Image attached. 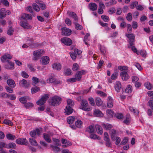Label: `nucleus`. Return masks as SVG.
Returning <instances> with one entry per match:
<instances>
[{"mask_svg": "<svg viewBox=\"0 0 153 153\" xmlns=\"http://www.w3.org/2000/svg\"><path fill=\"white\" fill-rule=\"evenodd\" d=\"M129 110H130V111L131 112H132L135 114H138L139 113V112L137 111V110L136 109H134L133 107H131V106L129 107Z\"/></svg>", "mask_w": 153, "mask_h": 153, "instance_id": "53", "label": "nucleus"}, {"mask_svg": "<svg viewBox=\"0 0 153 153\" xmlns=\"http://www.w3.org/2000/svg\"><path fill=\"white\" fill-rule=\"evenodd\" d=\"M52 68L54 70L60 71L62 68V66L61 64L58 62L54 63L52 65Z\"/></svg>", "mask_w": 153, "mask_h": 153, "instance_id": "14", "label": "nucleus"}, {"mask_svg": "<svg viewBox=\"0 0 153 153\" xmlns=\"http://www.w3.org/2000/svg\"><path fill=\"white\" fill-rule=\"evenodd\" d=\"M21 18L24 19H32V17L30 14L26 13L23 14Z\"/></svg>", "mask_w": 153, "mask_h": 153, "instance_id": "28", "label": "nucleus"}, {"mask_svg": "<svg viewBox=\"0 0 153 153\" xmlns=\"http://www.w3.org/2000/svg\"><path fill=\"white\" fill-rule=\"evenodd\" d=\"M120 76L123 81H126L129 78V76L127 73L125 71H123L121 72L120 74Z\"/></svg>", "mask_w": 153, "mask_h": 153, "instance_id": "11", "label": "nucleus"}, {"mask_svg": "<svg viewBox=\"0 0 153 153\" xmlns=\"http://www.w3.org/2000/svg\"><path fill=\"white\" fill-rule=\"evenodd\" d=\"M16 147V144L13 143H9L8 145H7V146L6 148L9 149H15Z\"/></svg>", "mask_w": 153, "mask_h": 153, "instance_id": "34", "label": "nucleus"}, {"mask_svg": "<svg viewBox=\"0 0 153 153\" xmlns=\"http://www.w3.org/2000/svg\"><path fill=\"white\" fill-rule=\"evenodd\" d=\"M41 63L42 65H46L49 63L50 59L48 56H44L41 58Z\"/></svg>", "mask_w": 153, "mask_h": 153, "instance_id": "12", "label": "nucleus"}, {"mask_svg": "<svg viewBox=\"0 0 153 153\" xmlns=\"http://www.w3.org/2000/svg\"><path fill=\"white\" fill-rule=\"evenodd\" d=\"M61 30L62 35H63L68 36L71 34V30L70 29L66 27H62V28Z\"/></svg>", "mask_w": 153, "mask_h": 153, "instance_id": "6", "label": "nucleus"}, {"mask_svg": "<svg viewBox=\"0 0 153 153\" xmlns=\"http://www.w3.org/2000/svg\"><path fill=\"white\" fill-rule=\"evenodd\" d=\"M102 125L104 129L107 130L110 129L112 127V126L111 125L108 123H102Z\"/></svg>", "mask_w": 153, "mask_h": 153, "instance_id": "25", "label": "nucleus"}, {"mask_svg": "<svg viewBox=\"0 0 153 153\" xmlns=\"http://www.w3.org/2000/svg\"><path fill=\"white\" fill-rule=\"evenodd\" d=\"M118 75V73L117 72H114L111 75V78L112 79H117Z\"/></svg>", "mask_w": 153, "mask_h": 153, "instance_id": "58", "label": "nucleus"}, {"mask_svg": "<svg viewBox=\"0 0 153 153\" xmlns=\"http://www.w3.org/2000/svg\"><path fill=\"white\" fill-rule=\"evenodd\" d=\"M29 141L31 145L35 146H37L38 144L37 142L35 139L30 138L29 139Z\"/></svg>", "mask_w": 153, "mask_h": 153, "instance_id": "33", "label": "nucleus"}, {"mask_svg": "<svg viewBox=\"0 0 153 153\" xmlns=\"http://www.w3.org/2000/svg\"><path fill=\"white\" fill-rule=\"evenodd\" d=\"M0 97L7 98H9L10 97V96L5 92H3L0 94Z\"/></svg>", "mask_w": 153, "mask_h": 153, "instance_id": "48", "label": "nucleus"}, {"mask_svg": "<svg viewBox=\"0 0 153 153\" xmlns=\"http://www.w3.org/2000/svg\"><path fill=\"white\" fill-rule=\"evenodd\" d=\"M50 146L52 148V150L55 153H57L60 151V148L58 147L53 146V145H51Z\"/></svg>", "mask_w": 153, "mask_h": 153, "instance_id": "29", "label": "nucleus"}, {"mask_svg": "<svg viewBox=\"0 0 153 153\" xmlns=\"http://www.w3.org/2000/svg\"><path fill=\"white\" fill-rule=\"evenodd\" d=\"M19 84L20 85L25 88L27 87L29 85V83H27V81L25 79H23L20 81Z\"/></svg>", "mask_w": 153, "mask_h": 153, "instance_id": "20", "label": "nucleus"}, {"mask_svg": "<svg viewBox=\"0 0 153 153\" xmlns=\"http://www.w3.org/2000/svg\"><path fill=\"white\" fill-rule=\"evenodd\" d=\"M55 81V78L53 77H51L47 79V82L48 83H53Z\"/></svg>", "mask_w": 153, "mask_h": 153, "instance_id": "64", "label": "nucleus"}, {"mask_svg": "<svg viewBox=\"0 0 153 153\" xmlns=\"http://www.w3.org/2000/svg\"><path fill=\"white\" fill-rule=\"evenodd\" d=\"M43 137L45 140L48 143H50L51 140L50 138L49 135L47 134H44Z\"/></svg>", "mask_w": 153, "mask_h": 153, "instance_id": "35", "label": "nucleus"}, {"mask_svg": "<svg viewBox=\"0 0 153 153\" xmlns=\"http://www.w3.org/2000/svg\"><path fill=\"white\" fill-rule=\"evenodd\" d=\"M7 84L11 88H14L16 86V84L13 80L11 79H8L7 81Z\"/></svg>", "mask_w": 153, "mask_h": 153, "instance_id": "23", "label": "nucleus"}, {"mask_svg": "<svg viewBox=\"0 0 153 153\" xmlns=\"http://www.w3.org/2000/svg\"><path fill=\"white\" fill-rule=\"evenodd\" d=\"M137 54L140 55L143 57H145L146 56V51L141 50L138 52H137Z\"/></svg>", "mask_w": 153, "mask_h": 153, "instance_id": "40", "label": "nucleus"}, {"mask_svg": "<svg viewBox=\"0 0 153 153\" xmlns=\"http://www.w3.org/2000/svg\"><path fill=\"white\" fill-rule=\"evenodd\" d=\"M7 138L9 140H13L16 139L15 136L11 134H8L6 135Z\"/></svg>", "mask_w": 153, "mask_h": 153, "instance_id": "37", "label": "nucleus"}, {"mask_svg": "<svg viewBox=\"0 0 153 153\" xmlns=\"http://www.w3.org/2000/svg\"><path fill=\"white\" fill-rule=\"evenodd\" d=\"M144 85L149 90H150L152 88V87L150 83L146 82L145 83Z\"/></svg>", "mask_w": 153, "mask_h": 153, "instance_id": "50", "label": "nucleus"}, {"mask_svg": "<svg viewBox=\"0 0 153 153\" xmlns=\"http://www.w3.org/2000/svg\"><path fill=\"white\" fill-rule=\"evenodd\" d=\"M117 1L115 0H110V1L106 4L107 6H109L110 5L115 4L116 3Z\"/></svg>", "mask_w": 153, "mask_h": 153, "instance_id": "43", "label": "nucleus"}, {"mask_svg": "<svg viewBox=\"0 0 153 153\" xmlns=\"http://www.w3.org/2000/svg\"><path fill=\"white\" fill-rule=\"evenodd\" d=\"M101 18L105 22H108L109 20V17L105 15L101 16Z\"/></svg>", "mask_w": 153, "mask_h": 153, "instance_id": "42", "label": "nucleus"}, {"mask_svg": "<svg viewBox=\"0 0 153 153\" xmlns=\"http://www.w3.org/2000/svg\"><path fill=\"white\" fill-rule=\"evenodd\" d=\"M128 141V138L127 137H125L121 143V145H123L126 144Z\"/></svg>", "mask_w": 153, "mask_h": 153, "instance_id": "62", "label": "nucleus"}, {"mask_svg": "<svg viewBox=\"0 0 153 153\" xmlns=\"http://www.w3.org/2000/svg\"><path fill=\"white\" fill-rule=\"evenodd\" d=\"M65 74L66 75L68 76L72 74V73L71 70L68 68L65 72Z\"/></svg>", "mask_w": 153, "mask_h": 153, "instance_id": "54", "label": "nucleus"}, {"mask_svg": "<svg viewBox=\"0 0 153 153\" xmlns=\"http://www.w3.org/2000/svg\"><path fill=\"white\" fill-rule=\"evenodd\" d=\"M118 69L120 71H126L128 69V67L126 66H119L118 67Z\"/></svg>", "mask_w": 153, "mask_h": 153, "instance_id": "45", "label": "nucleus"}, {"mask_svg": "<svg viewBox=\"0 0 153 153\" xmlns=\"http://www.w3.org/2000/svg\"><path fill=\"white\" fill-rule=\"evenodd\" d=\"M113 100L110 96L108 97V98L107 106L109 108H111L113 106Z\"/></svg>", "mask_w": 153, "mask_h": 153, "instance_id": "17", "label": "nucleus"}, {"mask_svg": "<svg viewBox=\"0 0 153 153\" xmlns=\"http://www.w3.org/2000/svg\"><path fill=\"white\" fill-rule=\"evenodd\" d=\"M16 143L18 144L27 145V141L26 138H19L17 139L16 141Z\"/></svg>", "mask_w": 153, "mask_h": 153, "instance_id": "9", "label": "nucleus"}, {"mask_svg": "<svg viewBox=\"0 0 153 153\" xmlns=\"http://www.w3.org/2000/svg\"><path fill=\"white\" fill-rule=\"evenodd\" d=\"M4 123L10 126H12L13 125V123L10 120H4Z\"/></svg>", "mask_w": 153, "mask_h": 153, "instance_id": "61", "label": "nucleus"}, {"mask_svg": "<svg viewBox=\"0 0 153 153\" xmlns=\"http://www.w3.org/2000/svg\"><path fill=\"white\" fill-rule=\"evenodd\" d=\"M67 105L66 106L67 107L72 108L74 105V102L71 99H68L67 100Z\"/></svg>", "mask_w": 153, "mask_h": 153, "instance_id": "27", "label": "nucleus"}, {"mask_svg": "<svg viewBox=\"0 0 153 153\" xmlns=\"http://www.w3.org/2000/svg\"><path fill=\"white\" fill-rule=\"evenodd\" d=\"M39 6L40 8L42 10H45L46 8V6L41 1L39 3Z\"/></svg>", "mask_w": 153, "mask_h": 153, "instance_id": "52", "label": "nucleus"}, {"mask_svg": "<svg viewBox=\"0 0 153 153\" xmlns=\"http://www.w3.org/2000/svg\"><path fill=\"white\" fill-rule=\"evenodd\" d=\"M114 87L116 91L117 92H120L121 88V85L120 82L119 81H116Z\"/></svg>", "mask_w": 153, "mask_h": 153, "instance_id": "16", "label": "nucleus"}, {"mask_svg": "<svg viewBox=\"0 0 153 153\" xmlns=\"http://www.w3.org/2000/svg\"><path fill=\"white\" fill-rule=\"evenodd\" d=\"M49 97V95L47 94H44L41 98L36 102L37 104L41 105L45 103Z\"/></svg>", "mask_w": 153, "mask_h": 153, "instance_id": "4", "label": "nucleus"}, {"mask_svg": "<svg viewBox=\"0 0 153 153\" xmlns=\"http://www.w3.org/2000/svg\"><path fill=\"white\" fill-rule=\"evenodd\" d=\"M19 100L22 103L25 104L27 102V98L25 97H22L19 98Z\"/></svg>", "mask_w": 153, "mask_h": 153, "instance_id": "55", "label": "nucleus"}, {"mask_svg": "<svg viewBox=\"0 0 153 153\" xmlns=\"http://www.w3.org/2000/svg\"><path fill=\"white\" fill-rule=\"evenodd\" d=\"M94 114L95 116L98 117H102L103 115V114L101 111L98 109H96L94 110Z\"/></svg>", "mask_w": 153, "mask_h": 153, "instance_id": "24", "label": "nucleus"}, {"mask_svg": "<svg viewBox=\"0 0 153 153\" xmlns=\"http://www.w3.org/2000/svg\"><path fill=\"white\" fill-rule=\"evenodd\" d=\"M39 90L40 89L39 87H35L32 88L31 89L32 93L34 94L39 91Z\"/></svg>", "mask_w": 153, "mask_h": 153, "instance_id": "46", "label": "nucleus"}, {"mask_svg": "<svg viewBox=\"0 0 153 153\" xmlns=\"http://www.w3.org/2000/svg\"><path fill=\"white\" fill-rule=\"evenodd\" d=\"M74 24L76 26V28L77 30H80L82 29V27L80 25L76 22H74Z\"/></svg>", "mask_w": 153, "mask_h": 153, "instance_id": "63", "label": "nucleus"}, {"mask_svg": "<svg viewBox=\"0 0 153 153\" xmlns=\"http://www.w3.org/2000/svg\"><path fill=\"white\" fill-rule=\"evenodd\" d=\"M75 117L74 116L69 117L67 118V121L69 124H72L74 121Z\"/></svg>", "mask_w": 153, "mask_h": 153, "instance_id": "32", "label": "nucleus"}, {"mask_svg": "<svg viewBox=\"0 0 153 153\" xmlns=\"http://www.w3.org/2000/svg\"><path fill=\"white\" fill-rule=\"evenodd\" d=\"M97 132L99 134H102L103 132L102 128L101 126L97 124L95 126Z\"/></svg>", "mask_w": 153, "mask_h": 153, "instance_id": "21", "label": "nucleus"}, {"mask_svg": "<svg viewBox=\"0 0 153 153\" xmlns=\"http://www.w3.org/2000/svg\"><path fill=\"white\" fill-rule=\"evenodd\" d=\"M95 102L97 106H101L102 104V101L100 97H97L95 99Z\"/></svg>", "mask_w": 153, "mask_h": 153, "instance_id": "30", "label": "nucleus"}, {"mask_svg": "<svg viewBox=\"0 0 153 153\" xmlns=\"http://www.w3.org/2000/svg\"><path fill=\"white\" fill-rule=\"evenodd\" d=\"M100 49L101 53L105 55L106 53L105 47L103 46L100 45Z\"/></svg>", "mask_w": 153, "mask_h": 153, "instance_id": "39", "label": "nucleus"}, {"mask_svg": "<svg viewBox=\"0 0 153 153\" xmlns=\"http://www.w3.org/2000/svg\"><path fill=\"white\" fill-rule=\"evenodd\" d=\"M32 6L33 9L36 11L39 12L40 10V8L38 5L35 3H33Z\"/></svg>", "mask_w": 153, "mask_h": 153, "instance_id": "36", "label": "nucleus"}, {"mask_svg": "<svg viewBox=\"0 0 153 153\" xmlns=\"http://www.w3.org/2000/svg\"><path fill=\"white\" fill-rule=\"evenodd\" d=\"M88 100L89 101V103L92 106H94L95 105L94 100L93 98L92 97H90L88 98Z\"/></svg>", "mask_w": 153, "mask_h": 153, "instance_id": "41", "label": "nucleus"}, {"mask_svg": "<svg viewBox=\"0 0 153 153\" xmlns=\"http://www.w3.org/2000/svg\"><path fill=\"white\" fill-rule=\"evenodd\" d=\"M25 107L26 108H29L33 106V104L31 102H28L24 105Z\"/></svg>", "mask_w": 153, "mask_h": 153, "instance_id": "44", "label": "nucleus"}, {"mask_svg": "<svg viewBox=\"0 0 153 153\" xmlns=\"http://www.w3.org/2000/svg\"><path fill=\"white\" fill-rule=\"evenodd\" d=\"M126 18L128 21L129 22L131 21L132 18L131 13H128L127 15Z\"/></svg>", "mask_w": 153, "mask_h": 153, "instance_id": "47", "label": "nucleus"}, {"mask_svg": "<svg viewBox=\"0 0 153 153\" xmlns=\"http://www.w3.org/2000/svg\"><path fill=\"white\" fill-rule=\"evenodd\" d=\"M67 14L69 16L72 17L75 21H77V16L75 13L73 12L68 11L67 12Z\"/></svg>", "mask_w": 153, "mask_h": 153, "instance_id": "18", "label": "nucleus"}, {"mask_svg": "<svg viewBox=\"0 0 153 153\" xmlns=\"http://www.w3.org/2000/svg\"><path fill=\"white\" fill-rule=\"evenodd\" d=\"M62 98L57 96H55L52 97L49 102L50 104L55 106L59 105L61 102Z\"/></svg>", "mask_w": 153, "mask_h": 153, "instance_id": "1", "label": "nucleus"}, {"mask_svg": "<svg viewBox=\"0 0 153 153\" xmlns=\"http://www.w3.org/2000/svg\"><path fill=\"white\" fill-rule=\"evenodd\" d=\"M132 86L131 85H128L125 90V91L127 93H130L131 92L132 89Z\"/></svg>", "mask_w": 153, "mask_h": 153, "instance_id": "38", "label": "nucleus"}, {"mask_svg": "<svg viewBox=\"0 0 153 153\" xmlns=\"http://www.w3.org/2000/svg\"><path fill=\"white\" fill-rule=\"evenodd\" d=\"M12 58V56L8 53H6L2 56L1 58V60L2 62H9V60L7 59H10Z\"/></svg>", "mask_w": 153, "mask_h": 153, "instance_id": "7", "label": "nucleus"}, {"mask_svg": "<svg viewBox=\"0 0 153 153\" xmlns=\"http://www.w3.org/2000/svg\"><path fill=\"white\" fill-rule=\"evenodd\" d=\"M70 54L72 59L73 60H75L76 57V55L73 52H71Z\"/></svg>", "mask_w": 153, "mask_h": 153, "instance_id": "57", "label": "nucleus"}, {"mask_svg": "<svg viewBox=\"0 0 153 153\" xmlns=\"http://www.w3.org/2000/svg\"><path fill=\"white\" fill-rule=\"evenodd\" d=\"M94 128L92 126H90L87 130V131L90 133H93L94 131Z\"/></svg>", "mask_w": 153, "mask_h": 153, "instance_id": "49", "label": "nucleus"}, {"mask_svg": "<svg viewBox=\"0 0 153 153\" xmlns=\"http://www.w3.org/2000/svg\"><path fill=\"white\" fill-rule=\"evenodd\" d=\"M85 71L82 70L77 72L75 75V77L77 80L80 81L82 78V76L85 74Z\"/></svg>", "mask_w": 153, "mask_h": 153, "instance_id": "13", "label": "nucleus"}, {"mask_svg": "<svg viewBox=\"0 0 153 153\" xmlns=\"http://www.w3.org/2000/svg\"><path fill=\"white\" fill-rule=\"evenodd\" d=\"M79 66L77 63H74L73 64L72 68L73 71H76L78 70Z\"/></svg>", "mask_w": 153, "mask_h": 153, "instance_id": "60", "label": "nucleus"}, {"mask_svg": "<svg viewBox=\"0 0 153 153\" xmlns=\"http://www.w3.org/2000/svg\"><path fill=\"white\" fill-rule=\"evenodd\" d=\"M44 51L42 50H38L34 51L33 55L34 57L33 59L34 60H38L40 56L42 55L44 53Z\"/></svg>", "mask_w": 153, "mask_h": 153, "instance_id": "3", "label": "nucleus"}, {"mask_svg": "<svg viewBox=\"0 0 153 153\" xmlns=\"http://www.w3.org/2000/svg\"><path fill=\"white\" fill-rule=\"evenodd\" d=\"M20 25L24 28L30 29L31 26L28 23L24 21L21 22L20 23Z\"/></svg>", "mask_w": 153, "mask_h": 153, "instance_id": "19", "label": "nucleus"}, {"mask_svg": "<svg viewBox=\"0 0 153 153\" xmlns=\"http://www.w3.org/2000/svg\"><path fill=\"white\" fill-rule=\"evenodd\" d=\"M90 36V34L89 33H87L85 36L84 37V41L85 44L87 45H88V44L87 42V40H88V36Z\"/></svg>", "mask_w": 153, "mask_h": 153, "instance_id": "51", "label": "nucleus"}, {"mask_svg": "<svg viewBox=\"0 0 153 153\" xmlns=\"http://www.w3.org/2000/svg\"><path fill=\"white\" fill-rule=\"evenodd\" d=\"M73 111V109L71 107H66V108L65 110V113L66 114L68 115H70L71 114Z\"/></svg>", "mask_w": 153, "mask_h": 153, "instance_id": "26", "label": "nucleus"}, {"mask_svg": "<svg viewBox=\"0 0 153 153\" xmlns=\"http://www.w3.org/2000/svg\"><path fill=\"white\" fill-rule=\"evenodd\" d=\"M89 7L90 10L94 11L97 9V5L95 3H91L89 4Z\"/></svg>", "mask_w": 153, "mask_h": 153, "instance_id": "22", "label": "nucleus"}, {"mask_svg": "<svg viewBox=\"0 0 153 153\" xmlns=\"http://www.w3.org/2000/svg\"><path fill=\"white\" fill-rule=\"evenodd\" d=\"M126 36L129 39L130 46L133 45L135 39L134 35L133 34H128L126 35Z\"/></svg>", "mask_w": 153, "mask_h": 153, "instance_id": "8", "label": "nucleus"}, {"mask_svg": "<svg viewBox=\"0 0 153 153\" xmlns=\"http://www.w3.org/2000/svg\"><path fill=\"white\" fill-rule=\"evenodd\" d=\"M41 132L39 129H36L30 132V134L33 137L36 138V134L39 136Z\"/></svg>", "mask_w": 153, "mask_h": 153, "instance_id": "10", "label": "nucleus"}, {"mask_svg": "<svg viewBox=\"0 0 153 153\" xmlns=\"http://www.w3.org/2000/svg\"><path fill=\"white\" fill-rule=\"evenodd\" d=\"M9 28L7 31V34L10 35H12L13 33V30L11 27V26H9Z\"/></svg>", "mask_w": 153, "mask_h": 153, "instance_id": "56", "label": "nucleus"}, {"mask_svg": "<svg viewBox=\"0 0 153 153\" xmlns=\"http://www.w3.org/2000/svg\"><path fill=\"white\" fill-rule=\"evenodd\" d=\"M82 122L79 120H78L75 122V124L76 126L79 128L82 127Z\"/></svg>", "mask_w": 153, "mask_h": 153, "instance_id": "31", "label": "nucleus"}, {"mask_svg": "<svg viewBox=\"0 0 153 153\" xmlns=\"http://www.w3.org/2000/svg\"><path fill=\"white\" fill-rule=\"evenodd\" d=\"M32 80L33 81V83L36 84L37 83L39 82L40 81L39 79L37 77L34 76L32 78Z\"/></svg>", "mask_w": 153, "mask_h": 153, "instance_id": "59", "label": "nucleus"}, {"mask_svg": "<svg viewBox=\"0 0 153 153\" xmlns=\"http://www.w3.org/2000/svg\"><path fill=\"white\" fill-rule=\"evenodd\" d=\"M80 108L85 111H89L91 110V108L90 107H86L88 105L87 101L85 99L82 100L81 103Z\"/></svg>", "mask_w": 153, "mask_h": 153, "instance_id": "2", "label": "nucleus"}, {"mask_svg": "<svg viewBox=\"0 0 153 153\" xmlns=\"http://www.w3.org/2000/svg\"><path fill=\"white\" fill-rule=\"evenodd\" d=\"M109 134L112 140L114 141L115 140V137L117 135V132L116 130L114 129L111 130L109 131Z\"/></svg>", "mask_w": 153, "mask_h": 153, "instance_id": "15", "label": "nucleus"}, {"mask_svg": "<svg viewBox=\"0 0 153 153\" xmlns=\"http://www.w3.org/2000/svg\"><path fill=\"white\" fill-rule=\"evenodd\" d=\"M61 42L65 45L70 46L72 43V40L70 38L67 37H64L61 39Z\"/></svg>", "mask_w": 153, "mask_h": 153, "instance_id": "5", "label": "nucleus"}]
</instances>
